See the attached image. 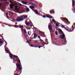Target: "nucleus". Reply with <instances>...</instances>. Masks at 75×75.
I'll use <instances>...</instances> for the list:
<instances>
[{
  "label": "nucleus",
  "instance_id": "f257e3e1",
  "mask_svg": "<svg viewBox=\"0 0 75 75\" xmlns=\"http://www.w3.org/2000/svg\"><path fill=\"white\" fill-rule=\"evenodd\" d=\"M23 16H21V17H19L16 18V21H23Z\"/></svg>",
  "mask_w": 75,
  "mask_h": 75
},
{
  "label": "nucleus",
  "instance_id": "f03ea898",
  "mask_svg": "<svg viewBox=\"0 0 75 75\" xmlns=\"http://www.w3.org/2000/svg\"><path fill=\"white\" fill-rule=\"evenodd\" d=\"M48 28L50 30H52V26L51 25V23H50L48 26Z\"/></svg>",
  "mask_w": 75,
  "mask_h": 75
},
{
  "label": "nucleus",
  "instance_id": "7ed1b4c3",
  "mask_svg": "<svg viewBox=\"0 0 75 75\" xmlns=\"http://www.w3.org/2000/svg\"><path fill=\"white\" fill-rule=\"evenodd\" d=\"M61 20L62 21H64V20H66L67 22L68 21V20L67 18H61Z\"/></svg>",
  "mask_w": 75,
  "mask_h": 75
},
{
  "label": "nucleus",
  "instance_id": "20e7f679",
  "mask_svg": "<svg viewBox=\"0 0 75 75\" xmlns=\"http://www.w3.org/2000/svg\"><path fill=\"white\" fill-rule=\"evenodd\" d=\"M9 56L10 58L12 59H14V55L12 54H9Z\"/></svg>",
  "mask_w": 75,
  "mask_h": 75
},
{
  "label": "nucleus",
  "instance_id": "39448f33",
  "mask_svg": "<svg viewBox=\"0 0 75 75\" xmlns=\"http://www.w3.org/2000/svg\"><path fill=\"white\" fill-rule=\"evenodd\" d=\"M7 45V44L6 45H5L4 48H5V50L6 51V53H8L9 52H8V50H6V45Z\"/></svg>",
  "mask_w": 75,
  "mask_h": 75
},
{
  "label": "nucleus",
  "instance_id": "423d86ee",
  "mask_svg": "<svg viewBox=\"0 0 75 75\" xmlns=\"http://www.w3.org/2000/svg\"><path fill=\"white\" fill-rule=\"evenodd\" d=\"M10 8L11 9H12L14 7V6L13 4H10Z\"/></svg>",
  "mask_w": 75,
  "mask_h": 75
},
{
  "label": "nucleus",
  "instance_id": "0eeeda50",
  "mask_svg": "<svg viewBox=\"0 0 75 75\" xmlns=\"http://www.w3.org/2000/svg\"><path fill=\"white\" fill-rule=\"evenodd\" d=\"M65 35H64L62 34V36L60 37V38H62V39H63V40H65Z\"/></svg>",
  "mask_w": 75,
  "mask_h": 75
},
{
  "label": "nucleus",
  "instance_id": "6e6552de",
  "mask_svg": "<svg viewBox=\"0 0 75 75\" xmlns=\"http://www.w3.org/2000/svg\"><path fill=\"white\" fill-rule=\"evenodd\" d=\"M59 33L60 34V35H61V34H64L63 33V32H62V30L61 29L59 30Z\"/></svg>",
  "mask_w": 75,
  "mask_h": 75
},
{
  "label": "nucleus",
  "instance_id": "1a4fd4ad",
  "mask_svg": "<svg viewBox=\"0 0 75 75\" xmlns=\"http://www.w3.org/2000/svg\"><path fill=\"white\" fill-rule=\"evenodd\" d=\"M18 26V28H22V30H23V25H19Z\"/></svg>",
  "mask_w": 75,
  "mask_h": 75
},
{
  "label": "nucleus",
  "instance_id": "9d476101",
  "mask_svg": "<svg viewBox=\"0 0 75 75\" xmlns=\"http://www.w3.org/2000/svg\"><path fill=\"white\" fill-rule=\"evenodd\" d=\"M16 66L18 68H20V67H21V66H20V65L19 64V63H18V64H16Z\"/></svg>",
  "mask_w": 75,
  "mask_h": 75
},
{
  "label": "nucleus",
  "instance_id": "9b49d317",
  "mask_svg": "<svg viewBox=\"0 0 75 75\" xmlns=\"http://www.w3.org/2000/svg\"><path fill=\"white\" fill-rule=\"evenodd\" d=\"M34 37H33L34 38H35V37H37V35L36 33H34Z\"/></svg>",
  "mask_w": 75,
  "mask_h": 75
},
{
  "label": "nucleus",
  "instance_id": "f8f14e48",
  "mask_svg": "<svg viewBox=\"0 0 75 75\" xmlns=\"http://www.w3.org/2000/svg\"><path fill=\"white\" fill-rule=\"evenodd\" d=\"M22 3L23 4H25L26 5L27 4V3L26 2H25V1H22Z\"/></svg>",
  "mask_w": 75,
  "mask_h": 75
},
{
  "label": "nucleus",
  "instance_id": "ddd939ff",
  "mask_svg": "<svg viewBox=\"0 0 75 75\" xmlns=\"http://www.w3.org/2000/svg\"><path fill=\"white\" fill-rule=\"evenodd\" d=\"M34 12H35L37 14H39V13H38V10H35V11Z\"/></svg>",
  "mask_w": 75,
  "mask_h": 75
},
{
  "label": "nucleus",
  "instance_id": "4468645a",
  "mask_svg": "<svg viewBox=\"0 0 75 75\" xmlns=\"http://www.w3.org/2000/svg\"><path fill=\"white\" fill-rule=\"evenodd\" d=\"M29 7H30L31 9H32V10H33L34 9V7L33 6H30Z\"/></svg>",
  "mask_w": 75,
  "mask_h": 75
},
{
  "label": "nucleus",
  "instance_id": "2eb2a0df",
  "mask_svg": "<svg viewBox=\"0 0 75 75\" xmlns=\"http://www.w3.org/2000/svg\"><path fill=\"white\" fill-rule=\"evenodd\" d=\"M19 70V69H18V70L16 69L15 71V73H16V74H17V73H18V71Z\"/></svg>",
  "mask_w": 75,
  "mask_h": 75
},
{
  "label": "nucleus",
  "instance_id": "dca6fc26",
  "mask_svg": "<svg viewBox=\"0 0 75 75\" xmlns=\"http://www.w3.org/2000/svg\"><path fill=\"white\" fill-rule=\"evenodd\" d=\"M23 30L25 33H26V34H27V31H26V30L24 29L23 30Z\"/></svg>",
  "mask_w": 75,
  "mask_h": 75
},
{
  "label": "nucleus",
  "instance_id": "f3484780",
  "mask_svg": "<svg viewBox=\"0 0 75 75\" xmlns=\"http://www.w3.org/2000/svg\"><path fill=\"white\" fill-rule=\"evenodd\" d=\"M54 11H51L50 13H52V14H54Z\"/></svg>",
  "mask_w": 75,
  "mask_h": 75
},
{
  "label": "nucleus",
  "instance_id": "a211bd4d",
  "mask_svg": "<svg viewBox=\"0 0 75 75\" xmlns=\"http://www.w3.org/2000/svg\"><path fill=\"white\" fill-rule=\"evenodd\" d=\"M75 4V2L74 1H73L72 2V6L73 7H74V4Z\"/></svg>",
  "mask_w": 75,
  "mask_h": 75
},
{
  "label": "nucleus",
  "instance_id": "6ab92c4d",
  "mask_svg": "<svg viewBox=\"0 0 75 75\" xmlns=\"http://www.w3.org/2000/svg\"><path fill=\"white\" fill-rule=\"evenodd\" d=\"M46 17H47V18H50V16L48 15H46Z\"/></svg>",
  "mask_w": 75,
  "mask_h": 75
},
{
  "label": "nucleus",
  "instance_id": "aec40b11",
  "mask_svg": "<svg viewBox=\"0 0 75 75\" xmlns=\"http://www.w3.org/2000/svg\"><path fill=\"white\" fill-rule=\"evenodd\" d=\"M18 8V6H15V8L16 10H18V8Z\"/></svg>",
  "mask_w": 75,
  "mask_h": 75
},
{
  "label": "nucleus",
  "instance_id": "412c9836",
  "mask_svg": "<svg viewBox=\"0 0 75 75\" xmlns=\"http://www.w3.org/2000/svg\"><path fill=\"white\" fill-rule=\"evenodd\" d=\"M13 57H15V58H17L18 57V56L15 55H13Z\"/></svg>",
  "mask_w": 75,
  "mask_h": 75
},
{
  "label": "nucleus",
  "instance_id": "4be33fe9",
  "mask_svg": "<svg viewBox=\"0 0 75 75\" xmlns=\"http://www.w3.org/2000/svg\"><path fill=\"white\" fill-rule=\"evenodd\" d=\"M52 22H53V23H56V21H55V20H54V19H53L52 20Z\"/></svg>",
  "mask_w": 75,
  "mask_h": 75
},
{
  "label": "nucleus",
  "instance_id": "5701e85b",
  "mask_svg": "<svg viewBox=\"0 0 75 75\" xmlns=\"http://www.w3.org/2000/svg\"><path fill=\"white\" fill-rule=\"evenodd\" d=\"M22 68V67L21 66V67H19V71H21V69H21V68Z\"/></svg>",
  "mask_w": 75,
  "mask_h": 75
},
{
  "label": "nucleus",
  "instance_id": "b1692460",
  "mask_svg": "<svg viewBox=\"0 0 75 75\" xmlns=\"http://www.w3.org/2000/svg\"><path fill=\"white\" fill-rule=\"evenodd\" d=\"M26 10H27V11H28V12L29 11H30V9H29V8H26Z\"/></svg>",
  "mask_w": 75,
  "mask_h": 75
},
{
  "label": "nucleus",
  "instance_id": "393cba45",
  "mask_svg": "<svg viewBox=\"0 0 75 75\" xmlns=\"http://www.w3.org/2000/svg\"><path fill=\"white\" fill-rule=\"evenodd\" d=\"M26 25H29L30 24V23L28 22V23H26Z\"/></svg>",
  "mask_w": 75,
  "mask_h": 75
},
{
  "label": "nucleus",
  "instance_id": "a878e982",
  "mask_svg": "<svg viewBox=\"0 0 75 75\" xmlns=\"http://www.w3.org/2000/svg\"><path fill=\"white\" fill-rule=\"evenodd\" d=\"M43 44H46V45H48V42H47V43H45V42H43Z\"/></svg>",
  "mask_w": 75,
  "mask_h": 75
},
{
  "label": "nucleus",
  "instance_id": "bb28decb",
  "mask_svg": "<svg viewBox=\"0 0 75 75\" xmlns=\"http://www.w3.org/2000/svg\"><path fill=\"white\" fill-rule=\"evenodd\" d=\"M23 16L24 18H27V15H25V16L24 15Z\"/></svg>",
  "mask_w": 75,
  "mask_h": 75
},
{
  "label": "nucleus",
  "instance_id": "cd10ccee",
  "mask_svg": "<svg viewBox=\"0 0 75 75\" xmlns=\"http://www.w3.org/2000/svg\"><path fill=\"white\" fill-rule=\"evenodd\" d=\"M62 28H65V26H64V25H62Z\"/></svg>",
  "mask_w": 75,
  "mask_h": 75
},
{
  "label": "nucleus",
  "instance_id": "c85d7f7f",
  "mask_svg": "<svg viewBox=\"0 0 75 75\" xmlns=\"http://www.w3.org/2000/svg\"><path fill=\"white\" fill-rule=\"evenodd\" d=\"M14 6H18V4H13Z\"/></svg>",
  "mask_w": 75,
  "mask_h": 75
},
{
  "label": "nucleus",
  "instance_id": "c756f323",
  "mask_svg": "<svg viewBox=\"0 0 75 75\" xmlns=\"http://www.w3.org/2000/svg\"><path fill=\"white\" fill-rule=\"evenodd\" d=\"M39 48L40 49V48H41V47H43V46H39V47H37V48Z\"/></svg>",
  "mask_w": 75,
  "mask_h": 75
},
{
  "label": "nucleus",
  "instance_id": "7c9ffc66",
  "mask_svg": "<svg viewBox=\"0 0 75 75\" xmlns=\"http://www.w3.org/2000/svg\"><path fill=\"white\" fill-rule=\"evenodd\" d=\"M56 27H58V24L57 23H56Z\"/></svg>",
  "mask_w": 75,
  "mask_h": 75
},
{
  "label": "nucleus",
  "instance_id": "2f4dec72",
  "mask_svg": "<svg viewBox=\"0 0 75 75\" xmlns=\"http://www.w3.org/2000/svg\"><path fill=\"white\" fill-rule=\"evenodd\" d=\"M14 27H15V28H16V27H18V25H14Z\"/></svg>",
  "mask_w": 75,
  "mask_h": 75
},
{
  "label": "nucleus",
  "instance_id": "473e14b6",
  "mask_svg": "<svg viewBox=\"0 0 75 75\" xmlns=\"http://www.w3.org/2000/svg\"><path fill=\"white\" fill-rule=\"evenodd\" d=\"M9 13L10 14H13V13L11 11H10L9 12Z\"/></svg>",
  "mask_w": 75,
  "mask_h": 75
},
{
  "label": "nucleus",
  "instance_id": "72a5a7b5",
  "mask_svg": "<svg viewBox=\"0 0 75 75\" xmlns=\"http://www.w3.org/2000/svg\"><path fill=\"white\" fill-rule=\"evenodd\" d=\"M18 62H19V64H21V62L20 61V60H18Z\"/></svg>",
  "mask_w": 75,
  "mask_h": 75
},
{
  "label": "nucleus",
  "instance_id": "f704fd0d",
  "mask_svg": "<svg viewBox=\"0 0 75 75\" xmlns=\"http://www.w3.org/2000/svg\"><path fill=\"white\" fill-rule=\"evenodd\" d=\"M38 38H39V39H41V37H40V36H38Z\"/></svg>",
  "mask_w": 75,
  "mask_h": 75
},
{
  "label": "nucleus",
  "instance_id": "c9c22d12",
  "mask_svg": "<svg viewBox=\"0 0 75 75\" xmlns=\"http://www.w3.org/2000/svg\"><path fill=\"white\" fill-rule=\"evenodd\" d=\"M8 13L7 12L6 13V16H8Z\"/></svg>",
  "mask_w": 75,
  "mask_h": 75
},
{
  "label": "nucleus",
  "instance_id": "e433bc0d",
  "mask_svg": "<svg viewBox=\"0 0 75 75\" xmlns=\"http://www.w3.org/2000/svg\"><path fill=\"white\" fill-rule=\"evenodd\" d=\"M55 34H56V35H58V33H57V31H56L55 32Z\"/></svg>",
  "mask_w": 75,
  "mask_h": 75
},
{
  "label": "nucleus",
  "instance_id": "4c0bfd02",
  "mask_svg": "<svg viewBox=\"0 0 75 75\" xmlns=\"http://www.w3.org/2000/svg\"><path fill=\"white\" fill-rule=\"evenodd\" d=\"M19 6H22L23 5H21V4H19Z\"/></svg>",
  "mask_w": 75,
  "mask_h": 75
},
{
  "label": "nucleus",
  "instance_id": "58836bf2",
  "mask_svg": "<svg viewBox=\"0 0 75 75\" xmlns=\"http://www.w3.org/2000/svg\"><path fill=\"white\" fill-rule=\"evenodd\" d=\"M2 43H3V42L1 41H0V44H2Z\"/></svg>",
  "mask_w": 75,
  "mask_h": 75
},
{
  "label": "nucleus",
  "instance_id": "ea45409f",
  "mask_svg": "<svg viewBox=\"0 0 75 75\" xmlns=\"http://www.w3.org/2000/svg\"><path fill=\"white\" fill-rule=\"evenodd\" d=\"M27 42H28V43H30V42H29V41H28V40H27Z\"/></svg>",
  "mask_w": 75,
  "mask_h": 75
},
{
  "label": "nucleus",
  "instance_id": "a19ab883",
  "mask_svg": "<svg viewBox=\"0 0 75 75\" xmlns=\"http://www.w3.org/2000/svg\"><path fill=\"white\" fill-rule=\"evenodd\" d=\"M1 38H3V36L2 35H1ZM2 39H3V38H2Z\"/></svg>",
  "mask_w": 75,
  "mask_h": 75
},
{
  "label": "nucleus",
  "instance_id": "79ce46f5",
  "mask_svg": "<svg viewBox=\"0 0 75 75\" xmlns=\"http://www.w3.org/2000/svg\"><path fill=\"white\" fill-rule=\"evenodd\" d=\"M1 2H0V8L1 7Z\"/></svg>",
  "mask_w": 75,
  "mask_h": 75
},
{
  "label": "nucleus",
  "instance_id": "37998d69",
  "mask_svg": "<svg viewBox=\"0 0 75 75\" xmlns=\"http://www.w3.org/2000/svg\"><path fill=\"white\" fill-rule=\"evenodd\" d=\"M50 18H53L52 17V16H50Z\"/></svg>",
  "mask_w": 75,
  "mask_h": 75
},
{
  "label": "nucleus",
  "instance_id": "c03bdc74",
  "mask_svg": "<svg viewBox=\"0 0 75 75\" xmlns=\"http://www.w3.org/2000/svg\"><path fill=\"white\" fill-rule=\"evenodd\" d=\"M26 38H27V37H28V35H27L26 36Z\"/></svg>",
  "mask_w": 75,
  "mask_h": 75
},
{
  "label": "nucleus",
  "instance_id": "a18cd8bd",
  "mask_svg": "<svg viewBox=\"0 0 75 75\" xmlns=\"http://www.w3.org/2000/svg\"><path fill=\"white\" fill-rule=\"evenodd\" d=\"M31 5H33V6H34V4H31Z\"/></svg>",
  "mask_w": 75,
  "mask_h": 75
},
{
  "label": "nucleus",
  "instance_id": "49530a36",
  "mask_svg": "<svg viewBox=\"0 0 75 75\" xmlns=\"http://www.w3.org/2000/svg\"><path fill=\"white\" fill-rule=\"evenodd\" d=\"M43 17H44V18H45V17H46L45 16H43Z\"/></svg>",
  "mask_w": 75,
  "mask_h": 75
},
{
  "label": "nucleus",
  "instance_id": "de8ad7c7",
  "mask_svg": "<svg viewBox=\"0 0 75 75\" xmlns=\"http://www.w3.org/2000/svg\"><path fill=\"white\" fill-rule=\"evenodd\" d=\"M31 47H33V45H31Z\"/></svg>",
  "mask_w": 75,
  "mask_h": 75
},
{
  "label": "nucleus",
  "instance_id": "09e8293b",
  "mask_svg": "<svg viewBox=\"0 0 75 75\" xmlns=\"http://www.w3.org/2000/svg\"><path fill=\"white\" fill-rule=\"evenodd\" d=\"M6 18H8H8H9L8 16H7Z\"/></svg>",
  "mask_w": 75,
  "mask_h": 75
},
{
  "label": "nucleus",
  "instance_id": "8fccbe9b",
  "mask_svg": "<svg viewBox=\"0 0 75 75\" xmlns=\"http://www.w3.org/2000/svg\"><path fill=\"white\" fill-rule=\"evenodd\" d=\"M74 25L75 26L74 27V28H75V23H74Z\"/></svg>",
  "mask_w": 75,
  "mask_h": 75
},
{
  "label": "nucleus",
  "instance_id": "3c124183",
  "mask_svg": "<svg viewBox=\"0 0 75 75\" xmlns=\"http://www.w3.org/2000/svg\"><path fill=\"white\" fill-rule=\"evenodd\" d=\"M3 0H0V1H2Z\"/></svg>",
  "mask_w": 75,
  "mask_h": 75
},
{
  "label": "nucleus",
  "instance_id": "603ef678",
  "mask_svg": "<svg viewBox=\"0 0 75 75\" xmlns=\"http://www.w3.org/2000/svg\"><path fill=\"white\" fill-rule=\"evenodd\" d=\"M30 1H34V0H29Z\"/></svg>",
  "mask_w": 75,
  "mask_h": 75
},
{
  "label": "nucleus",
  "instance_id": "864d4df0",
  "mask_svg": "<svg viewBox=\"0 0 75 75\" xmlns=\"http://www.w3.org/2000/svg\"><path fill=\"white\" fill-rule=\"evenodd\" d=\"M59 37H62V35H60L59 36Z\"/></svg>",
  "mask_w": 75,
  "mask_h": 75
},
{
  "label": "nucleus",
  "instance_id": "5fc2aeb1",
  "mask_svg": "<svg viewBox=\"0 0 75 75\" xmlns=\"http://www.w3.org/2000/svg\"><path fill=\"white\" fill-rule=\"evenodd\" d=\"M17 59H19V58H18V57L17 58Z\"/></svg>",
  "mask_w": 75,
  "mask_h": 75
},
{
  "label": "nucleus",
  "instance_id": "6e6d98bb",
  "mask_svg": "<svg viewBox=\"0 0 75 75\" xmlns=\"http://www.w3.org/2000/svg\"><path fill=\"white\" fill-rule=\"evenodd\" d=\"M2 40H1V39H0V41H1Z\"/></svg>",
  "mask_w": 75,
  "mask_h": 75
},
{
  "label": "nucleus",
  "instance_id": "4d7b16f0",
  "mask_svg": "<svg viewBox=\"0 0 75 75\" xmlns=\"http://www.w3.org/2000/svg\"><path fill=\"white\" fill-rule=\"evenodd\" d=\"M15 24H17V23H15Z\"/></svg>",
  "mask_w": 75,
  "mask_h": 75
},
{
  "label": "nucleus",
  "instance_id": "13d9d810",
  "mask_svg": "<svg viewBox=\"0 0 75 75\" xmlns=\"http://www.w3.org/2000/svg\"><path fill=\"white\" fill-rule=\"evenodd\" d=\"M33 41H34V42H36V41L35 40H34Z\"/></svg>",
  "mask_w": 75,
  "mask_h": 75
},
{
  "label": "nucleus",
  "instance_id": "bf43d9fd",
  "mask_svg": "<svg viewBox=\"0 0 75 75\" xmlns=\"http://www.w3.org/2000/svg\"><path fill=\"white\" fill-rule=\"evenodd\" d=\"M45 44H44V45H43V46H42V47H44V46H45Z\"/></svg>",
  "mask_w": 75,
  "mask_h": 75
},
{
  "label": "nucleus",
  "instance_id": "052dcab7",
  "mask_svg": "<svg viewBox=\"0 0 75 75\" xmlns=\"http://www.w3.org/2000/svg\"><path fill=\"white\" fill-rule=\"evenodd\" d=\"M10 3H11V4H12V3H13V2H10Z\"/></svg>",
  "mask_w": 75,
  "mask_h": 75
},
{
  "label": "nucleus",
  "instance_id": "680f3d73",
  "mask_svg": "<svg viewBox=\"0 0 75 75\" xmlns=\"http://www.w3.org/2000/svg\"><path fill=\"white\" fill-rule=\"evenodd\" d=\"M31 41V40H29V41Z\"/></svg>",
  "mask_w": 75,
  "mask_h": 75
},
{
  "label": "nucleus",
  "instance_id": "e2e57ef3",
  "mask_svg": "<svg viewBox=\"0 0 75 75\" xmlns=\"http://www.w3.org/2000/svg\"><path fill=\"white\" fill-rule=\"evenodd\" d=\"M29 33H30V32H28V34H29Z\"/></svg>",
  "mask_w": 75,
  "mask_h": 75
},
{
  "label": "nucleus",
  "instance_id": "0e129e2a",
  "mask_svg": "<svg viewBox=\"0 0 75 75\" xmlns=\"http://www.w3.org/2000/svg\"><path fill=\"white\" fill-rule=\"evenodd\" d=\"M40 40H41V41H42V40L41 39H40Z\"/></svg>",
  "mask_w": 75,
  "mask_h": 75
},
{
  "label": "nucleus",
  "instance_id": "69168bd1",
  "mask_svg": "<svg viewBox=\"0 0 75 75\" xmlns=\"http://www.w3.org/2000/svg\"><path fill=\"white\" fill-rule=\"evenodd\" d=\"M67 30H68V31H69V30L68 29H67Z\"/></svg>",
  "mask_w": 75,
  "mask_h": 75
},
{
  "label": "nucleus",
  "instance_id": "338daca9",
  "mask_svg": "<svg viewBox=\"0 0 75 75\" xmlns=\"http://www.w3.org/2000/svg\"><path fill=\"white\" fill-rule=\"evenodd\" d=\"M31 27H32V25L30 26Z\"/></svg>",
  "mask_w": 75,
  "mask_h": 75
},
{
  "label": "nucleus",
  "instance_id": "774afa93",
  "mask_svg": "<svg viewBox=\"0 0 75 75\" xmlns=\"http://www.w3.org/2000/svg\"><path fill=\"white\" fill-rule=\"evenodd\" d=\"M37 45H35V46H37Z\"/></svg>",
  "mask_w": 75,
  "mask_h": 75
}]
</instances>
